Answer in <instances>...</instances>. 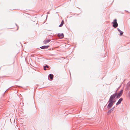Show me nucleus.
I'll list each match as a JSON object with an SVG mask.
<instances>
[{"mask_svg": "<svg viewBox=\"0 0 130 130\" xmlns=\"http://www.w3.org/2000/svg\"><path fill=\"white\" fill-rule=\"evenodd\" d=\"M110 110V111H113V108H112L110 110Z\"/></svg>", "mask_w": 130, "mask_h": 130, "instance_id": "14", "label": "nucleus"}, {"mask_svg": "<svg viewBox=\"0 0 130 130\" xmlns=\"http://www.w3.org/2000/svg\"><path fill=\"white\" fill-rule=\"evenodd\" d=\"M50 40L49 39H48L45 40L43 41V43L44 44H46L48 42H49L50 41Z\"/></svg>", "mask_w": 130, "mask_h": 130, "instance_id": "5", "label": "nucleus"}, {"mask_svg": "<svg viewBox=\"0 0 130 130\" xmlns=\"http://www.w3.org/2000/svg\"><path fill=\"white\" fill-rule=\"evenodd\" d=\"M64 21L63 20H62L61 22V23L60 24V25H59V26L60 27H62V26L63 24H64Z\"/></svg>", "mask_w": 130, "mask_h": 130, "instance_id": "10", "label": "nucleus"}, {"mask_svg": "<svg viewBox=\"0 0 130 130\" xmlns=\"http://www.w3.org/2000/svg\"><path fill=\"white\" fill-rule=\"evenodd\" d=\"M118 31H119V32L120 33V35L122 36L123 34V32L122 31H121L119 29H118Z\"/></svg>", "mask_w": 130, "mask_h": 130, "instance_id": "11", "label": "nucleus"}, {"mask_svg": "<svg viewBox=\"0 0 130 130\" xmlns=\"http://www.w3.org/2000/svg\"><path fill=\"white\" fill-rule=\"evenodd\" d=\"M109 103L107 107L108 108H111L113 104L115 103L114 102H109Z\"/></svg>", "mask_w": 130, "mask_h": 130, "instance_id": "4", "label": "nucleus"}, {"mask_svg": "<svg viewBox=\"0 0 130 130\" xmlns=\"http://www.w3.org/2000/svg\"><path fill=\"white\" fill-rule=\"evenodd\" d=\"M123 100V99L122 98H120L118 101V102L117 103L116 105H117L118 104H120L121 103V101Z\"/></svg>", "mask_w": 130, "mask_h": 130, "instance_id": "6", "label": "nucleus"}, {"mask_svg": "<svg viewBox=\"0 0 130 130\" xmlns=\"http://www.w3.org/2000/svg\"><path fill=\"white\" fill-rule=\"evenodd\" d=\"M128 95H129V97H130V92H129V93H128Z\"/></svg>", "mask_w": 130, "mask_h": 130, "instance_id": "16", "label": "nucleus"}, {"mask_svg": "<svg viewBox=\"0 0 130 130\" xmlns=\"http://www.w3.org/2000/svg\"><path fill=\"white\" fill-rule=\"evenodd\" d=\"M111 111H110V110H109L108 111V113H111Z\"/></svg>", "mask_w": 130, "mask_h": 130, "instance_id": "13", "label": "nucleus"}, {"mask_svg": "<svg viewBox=\"0 0 130 130\" xmlns=\"http://www.w3.org/2000/svg\"><path fill=\"white\" fill-rule=\"evenodd\" d=\"M112 23L113 24V27L116 28L118 26V24L117 23V19H115Z\"/></svg>", "mask_w": 130, "mask_h": 130, "instance_id": "2", "label": "nucleus"}, {"mask_svg": "<svg viewBox=\"0 0 130 130\" xmlns=\"http://www.w3.org/2000/svg\"><path fill=\"white\" fill-rule=\"evenodd\" d=\"M49 77L50 78V79L51 80H52L53 77V75L52 74H50L49 75Z\"/></svg>", "mask_w": 130, "mask_h": 130, "instance_id": "9", "label": "nucleus"}, {"mask_svg": "<svg viewBox=\"0 0 130 130\" xmlns=\"http://www.w3.org/2000/svg\"><path fill=\"white\" fill-rule=\"evenodd\" d=\"M44 70H46V66H44Z\"/></svg>", "mask_w": 130, "mask_h": 130, "instance_id": "12", "label": "nucleus"}, {"mask_svg": "<svg viewBox=\"0 0 130 130\" xmlns=\"http://www.w3.org/2000/svg\"><path fill=\"white\" fill-rule=\"evenodd\" d=\"M58 36L61 38H63L64 35L63 34H58Z\"/></svg>", "mask_w": 130, "mask_h": 130, "instance_id": "7", "label": "nucleus"}, {"mask_svg": "<svg viewBox=\"0 0 130 130\" xmlns=\"http://www.w3.org/2000/svg\"><path fill=\"white\" fill-rule=\"evenodd\" d=\"M115 108V107H113V108H113H113Z\"/></svg>", "mask_w": 130, "mask_h": 130, "instance_id": "17", "label": "nucleus"}, {"mask_svg": "<svg viewBox=\"0 0 130 130\" xmlns=\"http://www.w3.org/2000/svg\"><path fill=\"white\" fill-rule=\"evenodd\" d=\"M45 66H46V67L47 68H49V67L47 65H46Z\"/></svg>", "mask_w": 130, "mask_h": 130, "instance_id": "15", "label": "nucleus"}, {"mask_svg": "<svg viewBox=\"0 0 130 130\" xmlns=\"http://www.w3.org/2000/svg\"><path fill=\"white\" fill-rule=\"evenodd\" d=\"M123 90H121L120 92L118 93V95H117V98H119L122 95L123 92Z\"/></svg>", "mask_w": 130, "mask_h": 130, "instance_id": "3", "label": "nucleus"}, {"mask_svg": "<svg viewBox=\"0 0 130 130\" xmlns=\"http://www.w3.org/2000/svg\"><path fill=\"white\" fill-rule=\"evenodd\" d=\"M117 95V94L115 93L113 95H111L110 97V99L109 101L108 102H115V101H113V100L115 98L116 96Z\"/></svg>", "mask_w": 130, "mask_h": 130, "instance_id": "1", "label": "nucleus"}, {"mask_svg": "<svg viewBox=\"0 0 130 130\" xmlns=\"http://www.w3.org/2000/svg\"><path fill=\"white\" fill-rule=\"evenodd\" d=\"M49 47V45H47V46H42L40 47V48L43 49H44L45 48H48Z\"/></svg>", "mask_w": 130, "mask_h": 130, "instance_id": "8", "label": "nucleus"}]
</instances>
